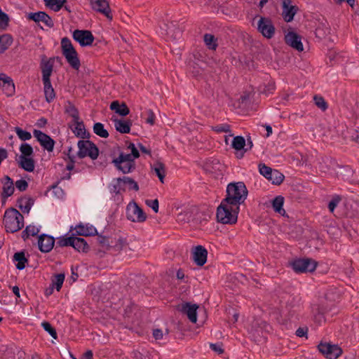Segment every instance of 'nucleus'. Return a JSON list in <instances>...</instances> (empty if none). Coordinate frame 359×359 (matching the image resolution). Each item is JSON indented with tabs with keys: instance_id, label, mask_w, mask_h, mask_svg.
I'll list each match as a JSON object with an SVG mask.
<instances>
[{
	"instance_id": "obj_1",
	"label": "nucleus",
	"mask_w": 359,
	"mask_h": 359,
	"mask_svg": "<svg viewBox=\"0 0 359 359\" xmlns=\"http://www.w3.org/2000/svg\"><path fill=\"white\" fill-rule=\"evenodd\" d=\"M248 191L243 182H231L227 185L226 195L223 199L230 205L239 206L247 198Z\"/></svg>"
},
{
	"instance_id": "obj_2",
	"label": "nucleus",
	"mask_w": 359,
	"mask_h": 359,
	"mask_svg": "<svg viewBox=\"0 0 359 359\" xmlns=\"http://www.w3.org/2000/svg\"><path fill=\"white\" fill-rule=\"evenodd\" d=\"M3 224L6 232L15 233L23 228L24 217L15 208H9L4 212Z\"/></svg>"
},
{
	"instance_id": "obj_3",
	"label": "nucleus",
	"mask_w": 359,
	"mask_h": 359,
	"mask_svg": "<svg viewBox=\"0 0 359 359\" xmlns=\"http://www.w3.org/2000/svg\"><path fill=\"white\" fill-rule=\"evenodd\" d=\"M238 212L239 206L230 205L222 200L217 209V220L222 224H234L237 222Z\"/></svg>"
},
{
	"instance_id": "obj_4",
	"label": "nucleus",
	"mask_w": 359,
	"mask_h": 359,
	"mask_svg": "<svg viewBox=\"0 0 359 359\" xmlns=\"http://www.w3.org/2000/svg\"><path fill=\"white\" fill-rule=\"evenodd\" d=\"M77 146L79 151L77 156L79 158H83L86 156L90 157L92 160H95L99 156V149L97 145L89 140V139H83L78 142Z\"/></svg>"
},
{
	"instance_id": "obj_5",
	"label": "nucleus",
	"mask_w": 359,
	"mask_h": 359,
	"mask_svg": "<svg viewBox=\"0 0 359 359\" xmlns=\"http://www.w3.org/2000/svg\"><path fill=\"white\" fill-rule=\"evenodd\" d=\"M126 217L133 222H143L147 219V215L135 201H132L126 207Z\"/></svg>"
},
{
	"instance_id": "obj_6",
	"label": "nucleus",
	"mask_w": 359,
	"mask_h": 359,
	"mask_svg": "<svg viewBox=\"0 0 359 359\" xmlns=\"http://www.w3.org/2000/svg\"><path fill=\"white\" fill-rule=\"evenodd\" d=\"M72 38L81 47L91 46L95 40L92 32L86 29H75L72 33Z\"/></svg>"
},
{
	"instance_id": "obj_7",
	"label": "nucleus",
	"mask_w": 359,
	"mask_h": 359,
	"mask_svg": "<svg viewBox=\"0 0 359 359\" xmlns=\"http://www.w3.org/2000/svg\"><path fill=\"white\" fill-rule=\"evenodd\" d=\"M318 262L309 257L297 258L288 262L287 266H291L292 269H316Z\"/></svg>"
},
{
	"instance_id": "obj_8",
	"label": "nucleus",
	"mask_w": 359,
	"mask_h": 359,
	"mask_svg": "<svg viewBox=\"0 0 359 359\" xmlns=\"http://www.w3.org/2000/svg\"><path fill=\"white\" fill-rule=\"evenodd\" d=\"M257 30L266 39H271L275 34L276 28L269 18L261 17L257 22Z\"/></svg>"
},
{
	"instance_id": "obj_9",
	"label": "nucleus",
	"mask_w": 359,
	"mask_h": 359,
	"mask_svg": "<svg viewBox=\"0 0 359 359\" xmlns=\"http://www.w3.org/2000/svg\"><path fill=\"white\" fill-rule=\"evenodd\" d=\"M318 348L328 359H337L342 353L339 346L329 343H320Z\"/></svg>"
},
{
	"instance_id": "obj_10",
	"label": "nucleus",
	"mask_w": 359,
	"mask_h": 359,
	"mask_svg": "<svg viewBox=\"0 0 359 359\" xmlns=\"http://www.w3.org/2000/svg\"><path fill=\"white\" fill-rule=\"evenodd\" d=\"M34 136L36 138L40 145L48 152H51L54 149L55 141L48 135L39 130H34Z\"/></svg>"
},
{
	"instance_id": "obj_11",
	"label": "nucleus",
	"mask_w": 359,
	"mask_h": 359,
	"mask_svg": "<svg viewBox=\"0 0 359 359\" xmlns=\"http://www.w3.org/2000/svg\"><path fill=\"white\" fill-rule=\"evenodd\" d=\"M137 158L132 155V154H124L121 152L118 156L112 160V163L117 170H122L121 163L128 162V169L126 171H133L135 169V159Z\"/></svg>"
},
{
	"instance_id": "obj_12",
	"label": "nucleus",
	"mask_w": 359,
	"mask_h": 359,
	"mask_svg": "<svg viewBox=\"0 0 359 359\" xmlns=\"http://www.w3.org/2000/svg\"><path fill=\"white\" fill-rule=\"evenodd\" d=\"M90 4L93 10L103 14L107 19L112 20L111 10L107 0H90Z\"/></svg>"
},
{
	"instance_id": "obj_13",
	"label": "nucleus",
	"mask_w": 359,
	"mask_h": 359,
	"mask_svg": "<svg viewBox=\"0 0 359 359\" xmlns=\"http://www.w3.org/2000/svg\"><path fill=\"white\" fill-rule=\"evenodd\" d=\"M46 57L43 55L40 67L42 73V81L50 80L53 69L54 60L56 59L59 62L61 60L60 57H50L48 60H46Z\"/></svg>"
},
{
	"instance_id": "obj_14",
	"label": "nucleus",
	"mask_w": 359,
	"mask_h": 359,
	"mask_svg": "<svg viewBox=\"0 0 359 359\" xmlns=\"http://www.w3.org/2000/svg\"><path fill=\"white\" fill-rule=\"evenodd\" d=\"M285 42L297 51L301 52L304 50L302 37L294 32H289L285 35Z\"/></svg>"
},
{
	"instance_id": "obj_15",
	"label": "nucleus",
	"mask_w": 359,
	"mask_h": 359,
	"mask_svg": "<svg viewBox=\"0 0 359 359\" xmlns=\"http://www.w3.org/2000/svg\"><path fill=\"white\" fill-rule=\"evenodd\" d=\"M192 256L196 264L203 266L207 262L208 250L202 245H197L193 248Z\"/></svg>"
},
{
	"instance_id": "obj_16",
	"label": "nucleus",
	"mask_w": 359,
	"mask_h": 359,
	"mask_svg": "<svg viewBox=\"0 0 359 359\" xmlns=\"http://www.w3.org/2000/svg\"><path fill=\"white\" fill-rule=\"evenodd\" d=\"M27 19L33 20L35 22H42L47 27L52 28L54 27V22L52 18L44 11H38L36 13H29L27 15Z\"/></svg>"
},
{
	"instance_id": "obj_17",
	"label": "nucleus",
	"mask_w": 359,
	"mask_h": 359,
	"mask_svg": "<svg viewBox=\"0 0 359 359\" xmlns=\"http://www.w3.org/2000/svg\"><path fill=\"white\" fill-rule=\"evenodd\" d=\"M0 88L7 96H12L15 93L13 79L4 73L0 74Z\"/></svg>"
},
{
	"instance_id": "obj_18",
	"label": "nucleus",
	"mask_w": 359,
	"mask_h": 359,
	"mask_svg": "<svg viewBox=\"0 0 359 359\" xmlns=\"http://www.w3.org/2000/svg\"><path fill=\"white\" fill-rule=\"evenodd\" d=\"M1 183L3 184V188L1 195L2 203H4L6 199L13 195L15 188L13 180L8 175H5L4 178L1 179Z\"/></svg>"
},
{
	"instance_id": "obj_19",
	"label": "nucleus",
	"mask_w": 359,
	"mask_h": 359,
	"mask_svg": "<svg viewBox=\"0 0 359 359\" xmlns=\"http://www.w3.org/2000/svg\"><path fill=\"white\" fill-rule=\"evenodd\" d=\"M55 243V239L53 236L42 234L38 236V246L39 249L42 252H50Z\"/></svg>"
},
{
	"instance_id": "obj_20",
	"label": "nucleus",
	"mask_w": 359,
	"mask_h": 359,
	"mask_svg": "<svg viewBox=\"0 0 359 359\" xmlns=\"http://www.w3.org/2000/svg\"><path fill=\"white\" fill-rule=\"evenodd\" d=\"M291 0H283V18L287 22L292 21L294 15L298 11L297 6H292Z\"/></svg>"
},
{
	"instance_id": "obj_21",
	"label": "nucleus",
	"mask_w": 359,
	"mask_h": 359,
	"mask_svg": "<svg viewBox=\"0 0 359 359\" xmlns=\"http://www.w3.org/2000/svg\"><path fill=\"white\" fill-rule=\"evenodd\" d=\"M245 146V140L243 136H236L233 137L231 147L233 148L236 152V156L238 158H241L244 156V149Z\"/></svg>"
},
{
	"instance_id": "obj_22",
	"label": "nucleus",
	"mask_w": 359,
	"mask_h": 359,
	"mask_svg": "<svg viewBox=\"0 0 359 359\" xmlns=\"http://www.w3.org/2000/svg\"><path fill=\"white\" fill-rule=\"evenodd\" d=\"M61 49L62 53L65 57H67V56H79L78 53L72 45L70 39L67 37L62 39Z\"/></svg>"
},
{
	"instance_id": "obj_23",
	"label": "nucleus",
	"mask_w": 359,
	"mask_h": 359,
	"mask_svg": "<svg viewBox=\"0 0 359 359\" xmlns=\"http://www.w3.org/2000/svg\"><path fill=\"white\" fill-rule=\"evenodd\" d=\"M114 123L116 130L120 133L126 134L130 132V128L133 122L130 119H118L117 118L112 119Z\"/></svg>"
},
{
	"instance_id": "obj_24",
	"label": "nucleus",
	"mask_w": 359,
	"mask_h": 359,
	"mask_svg": "<svg viewBox=\"0 0 359 359\" xmlns=\"http://www.w3.org/2000/svg\"><path fill=\"white\" fill-rule=\"evenodd\" d=\"M73 123L75 125V127L74 128H71L76 137L81 139H89L90 137V134L86 131L83 121L79 119L77 121L73 122Z\"/></svg>"
},
{
	"instance_id": "obj_25",
	"label": "nucleus",
	"mask_w": 359,
	"mask_h": 359,
	"mask_svg": "<svg viewBox=\"0 0 359 359\" xmlns=\"http://www.w3.org/2000/svg\"><path fill=\"white\" fill-rule=\"evenodd\" d=\"M198 306L196 304H191L185 303L182 305L181 311L187 314L189 320L192 323H196L197 320V311Z\"/></svg>"
},
{
	"instance_id": "obj_26",
	"label": "nucleus",
	"mask_w": 359,
	"mask_h": 359,
	"mask_svg": "<svg viewBox=\"0 0 359 359\" xmlns=\"http://www.w3.org/2000/svg\"><path fill=\"white\" fill-rule=\"evenodd\" d=\"M110 109L114 111L119 116H126L130 114V109L125 102H120L118 100L113 101L110 104Z\"/></svg>"
},
{
	"instance_id": "obj_27",
	"label": "nucleus",
	"mask_w": 359,
	"mask_h": 359,
	"mask_svg": "<svg viewBox=\"0 0 359 359\" xmlns=\"http://www.w3.org/2000/svg\"><path fill=\"white\" fill-rule=\"evenodd\" d=\"M13 260L14 262H16V268L18 270L24 269L26 267V264L28 263V259L24 251L15 252L13 255Z\"/></svg>"
},
{
	"instance_id": "obj_28",
	"label": "nucleus",
	"mask_w": 359,
	"mask_h": 359,
	"mask_svg": "<svg viewBox=\"0 0 359 359\" xmlns=\"http://www.w3.org/2000/svg\"><path fill=\"white\" fill-rule=\"evenodd\" d=\"M46 101L50 103L55 97V93L52 86L50 80L43 81Z\"/></svg>"
},
{
	"instance_id": "obj_29",
	"label": "nucleus",
	"mask_w": 359,
	"mask_h": 359,
	"mask_svg": "<svg viewBox=\"0 0 359 359\" xmlns=\"http://www.w3.org/2000/svg\"><path fill=\"white\" fill-rule=\"evenodd\" d=\"M18 166L27 172H33L35 168V161L32 157L19 158Z\"/></svg>"
},
{
	"instance_id": "obj_30",
	"label": "nucleus",
	"mask_w": 359,
	"mask_h": 359,
	"mask_svg": "<svg viewBox=\"0 0 359 359\" xmlns=\"http://www.w3.org/2000/svg\"><path fill=\"white\" fill-rule=\"evenodd\" d=\"M151 168L158 177L160 182L163 183L165 176V168L164 163L161 161H156L154 164L151 165Z\"/></svg>"
},
{
	"instance_id": "obj_31",
	"label": "nucleus",
	"mask_w": 359,
	"mask_h": 359,
	"mask_svg": "<svg viewBox=\"0 0 359 359\" xmlns=\"http://www.w3.org/2000/svg\"><path fill=\"white\" fill-rule=\"evenodd\" d=\"M65 113L72 118V122L80 119L79 111L75 105L70 101H67L65 107Z\"/></svg>"
},
{
	"instance_id": "obj_32",
	"label": "nucleus",
	"mask_w": 359,
	"mask_h": 359,
	"mask_svg": "<svg viewBox=\"0 0 359 359\" xmlns=\"http://www.w3.org/2000/svg\"><path fill=\"white\" fill-rule=\"evenodd\" d=\"M272 207L273 210L284 216L285 214V210L283 208L284 204V197L282 196H276L271 201Z\"/></svg>"
},
{
	"instance_id": "obj_33",
	"label": "nucleus",
	"mask_w": 359,
	"mask_h": 359,
	"mask_svg": "<svg viewBox=\"0 0 359 359\" xmlns=\"http://www.w3.org/2000/svg\"><path fill=\"white\" fill-rule=\"evenodd\" d=\"M13 41V36L10 34H4L0 36V54L8 50Z\"/></svg>"
},
{
	"instance_id": "obj_34",
	"label": "nucleus",
	"mask_w": 359,
	"mask_h": 359,
	"mask_svg": "<svg viewBox=\"0 0 359 359\" xmlns=\"http://www.w3.org/2000/svg\"><path fill=\"white\" fill-rule=\"evenodd\" d=\"M74 240V243L72 247L75 250L83 252H87L89 250V246L84 238L75 236Z\"/></svg>"
},
{
	"instance_id": "obj_35",
	"label": "nucleus",
	"mask_w": 359,
	"mask_h": 359,
	"mask_svg": "<svg viewBox=\"0 0 359 359\" xmlns=\"http://www.w3.org/2000/svg\"><path fill=\"white\" fill-rule=\"evenodd\" d=\"M67 0H43L45 6L55 12L59 11L63 8Z\"/></svg>"
},
{
	"instance_id": "obj_36",
	"label": "nucleus",
	"mask_w": 359,
	"mask_h": 359,
	"mask_svg": "<svg viewBox=\"0 0 359 359\" xmlns=\"http://www.w3.org/2000/svg\"><path fill=\"white\" fill-rule=\"evenodd\" d=\"M167 34L170 35L174 39L180 38L182 34V30L179 27H176V22H172L170 25H168Z\"/></svg>"
},
{
	"instance_id": "obj_37",
	"label": "nucleus",
	"mask_w": 359,
	"mask_h": 359,
	"mask_svg": "<svg viewBox=\"0 0 359 359\" xmlns=\"http://www.w3.org/2000/svg\"><path fill=\"white\" fill-rule=\"evenodd\" d=\"M204 42L210 50H216L218 46L217 39L213 34H205L203 36Z\"/></svg>"
},
{
	"instance_id": "obj_38",
	"label": "nucleus",
	"mask_w": 359,
	"mask_h": 359,
	"mask_svg": "<svg viewBox=\"0 0 359 359\" xmlns=\"http://www.w3.org/2000/svg\"><path fill=\"white\" fill-rule=\"evenodd\" d=\"M116 180L118 182L122 181L123 184H128L130 190L137 191L140 189L138 184L131 177L124 176L123 177H118Z\"/></svg>"
},
{
	"instance_id": "obj_39",
	"label": "nucleus",
	"mask_w": 359,
	"mask_h": 359,
	"mask_svg": "<svg viewBox=\"0 0 359 359\" xmlns=\"http://www.w3.org/2000/svg\"><path fill=\"white\" fill-rule=\"evenodd\" d=\"M284 178L285 176L277 170H273L270 176L267 177V179L271 180L273 184L276 185L280 184Z\"/></svg>"
},
{
	"instance_id": "obj_40",
	"label": "nucleus",
	"mask_w": 359,
	"mask_h": 359,
	"mask_svg": "<svg viewBox=\"0 0 359 359\" xmlns=\"http://www.w3.org/2000/svg\"><path fill=\"white\" fill-rule=\"evenodd\" d=\"M93 132L100 137L107 138L109 137L108 131L104 128V124L97 122L93 125Z\"/></svg>"
},
{
	"instance_id": "obj_41",
	"label": "nucleus",
	"mask_w": 359,
	"mask_h": 359,
	"mask_svg": "<svg viewBox=\"0 0 359 359\" xmlns=\"http://www.w3.org/2000/svg\"><path fill=\"white\" fill-rule=\"evenodd\" d=\"M79 229L76 231L80 236H95L98 235L96 228L93 226L85 228L83 225L78 226Z\"/></svg>"
},
{
	"instance_id": "obj_42",
	"label": "nucleus",
	"mask_w": 359,
	"mask_h": 359,
	"mask_svg": "<svg viewBox=\"0 0 359 359\" xmlns=\"http://www.w3.org/2000/svg\"><path fill=\"white\" fill-rule=\"evenodd\" d=\"M21 155L19 158L32 157L34 154L32 147L27 143H22L20 147Z\"/></svg>"
},
{
	"instance_id": "obj_43",
	"label": "nucleus",
	"mask_w": 359,
	"mask_h": 359,
	"mask_svg": "<svg viewBox=\"0 0 359 359\" xmlns=\"http://www.w3.org/2000/svg\"><path fill=\"white\" fill-rule=\"evenodd\" d=\"M74 236L72 235L70 236L67 237H60L58 238V241L57 242V245L55 249H57L58 247H67V246H72V244L74 243Z\"/></svg>"
},
{
	"instance_id": "obj_44",
	"label": "nucleus",
	"mask_w": 359,
	"mask_h": 359,
	"mask_svg": "<svg viewBox=\"0 0 359 359\" xmlns=\"http://www.w3.org/2000/svg\"><path fill=\"white\" fill-rule=\"evenodd\" d=\"M189 72L192 74L194 77H199L203 74V68L200 67L198 64L194 62H189Z\"/></svg>"
},
{
	"instance_id": "obj_45",
	"label": "nucleus",
	"mask_w": 359,
	"mask_h": 359,
	"mask_svg": "<svg viewBox=\"0 0 359 359\" xmlns=\"http://www.w3.org/2000/svg\"><path fill=\"white\" fill-rule=\"evenodd\" d=\"M65 274L59 273L55 276L53 279L52 280V285L55 287L57 291H60L62 288V284L65 280Z\"/></svg>"
},
{
	"instance_id": "obj_46",
	"label": "nucleus",
	"mask_w": 359,
	"mask_h": 359,
	"mask_svg": "<svg viewBox=\"0 0 359 359\" xmlns=\"http://www.w3.org/2000/svg\"><path fill=\"white\" fill-rule=\"evenodd\" d=\"M10 22V18L8 14L4 12L2 10H0V29L6 30Z\"/></svg>"
},
{
	"instance_id": "obj_47",
	"label": "nucleus",
	"mask_w": 359,
	"mask_h": 359,
	"mask_svg": "<svg viewBox=\"0 0 359 359\" xmlns=\"http://www.w3.org/2000/svg\"><path fill=\"white\" fill-rule=\"evenodd\" d=\"M67 62L75 70H79L81 67V62L79 56H67L65 57Z\"/></svg>"
},
{
	"instance_id": "obj_48",
	"label": "nucleus",
	"mask_w": 359,
	"mask_h": 359,
	"mask_svg": "<svg viewBox=\"0 0 359 359\" xmlns=\"http://www.w3.org/2000/svg\"><path fill=\"white\" fill-rule=\"evenodd\" d=\"M313 100L315 102V104L322 111H325L328 108L327 103L322 96L316 95L313 97Z\"/></svg>"
},
{
	"instance_id": "obj_49",
	"label": "nucleus",
	"mask_w": 359,
	"mask_h": 359,
	"mask_svg": "<svg viewBox=\"0 0 359 359\" xmlns=\"http://www.w3.org/2000/svg\"><path fill=\"white\" fill-rule=\"evenodd\" d=\"M15 131L18 137L22 141L29 140L32 138V135L29 132L25 130L20 127H15Z\"/></svg>"
},
{
	"instance_id": "obj_50",
	"label": "nucleus",
	"mask_w": 359,
	"mask_h": 359,
	"mask_svg": "<svg viewBox=\"0 0 359 359\" xmlns=\"http://www.w3.org/2000/svg\"><path fill=\"white\" fill-rule=\"evenodd\" d=\"M41 326L53 338H57V332L55 329L48 322H43Z\"/></svg>"
},
{
	"instance_id": "obj_51",
	"label": "nucleus",
	"mask_w": 359,
	"mask_h": 359,
	"mask_svg": "<svg viewBox=\"0 0 359 359\" xmlns=\"http://www.w3.org/2000/svg\"><path fill=\"white\" fill-rule=\"evenodd\" d=\"M259 170L260 174L267 179V177H269L271 174L273 169L266 165L264 163H260L259 165Z\"/></svg>"
},
{
	"instance_id": "obj_52",
	"label": "nucleus",
	"mask_w": 359,
	"mask_h": 359,
	"mask_svg": "<svg viewBox=\"0 0 359 359\" xmlns=\"http://www.w3.org/2000/svg\"><path fill=\"white\" fill-rule=\"evenodd\" d=\"M213 130L217 133H230L231 126L229 124H219L212 128Z\"/></svg>"
},
{
	"instance_id": "obj_53",
	"label": "nucleus",
	"mask_w": 359,
	"mask_h": 359,
	"mask_svg": "<svg viewBox=\"0 0 359 359\" xmlns=\"http://www.w3.org/2000/svg\"><path fill=\"white\" fill-rule=\"evenodd\" d=\"M341 201V197L339 196H336L332 198V199L328 203V208L331 212H333L336 207L338 205L339 203Z\"/></svg>"
},
{
	"instance_id": "obj_54",
	"label": "nucleus",
	"mask_w": 359,
	"mask_h": 359,
	"mask_svg": "<svg viewBox=\"0 0 359 359\" xmlns=\"http://www.w3.org/2000/svg\"><path fill=\"white\" fill-rule=\"evenodd\" d=\"M145 203L147 205L151 208L154 212L157 213L158 212L159 203L158 199L147 200Z\"/></svg>"
},
{
	"instance_id": "obj_55",
	"label": "nucleus",
	"mask_w": 359,
	"mask_h": 359,
	"mask_svg": "<svg viewBox=\"0 0 359 359\" xmlns=\"http://www.w3.org/2000/svg\"><path fill=\"white\" fill-rule=\"evenodd\" d=\"M15 187L20 191H24L28 188V182L25 180L21 179L16 181Z\"/></svg>"
},
{
	"instance_id": "obj_56",
	"label": "nucleus",
	"mask_w": 359,
	"mask_h": 359,
	"mask_svg": "<svg viewBox=\"0 0 359 359\" xmlns=\"http://www.w3.org/2000/svg\"><path fill=\"white\" fill-rule=\"evenodd\" d=\"M97 243L102 246V247H106L107 248H109L110 247L109 243V237L104 236L102 235H97Z\"/></svg>"
},
{
	"instance_id": "obj_57",
	"label": "nucleus",
	"mask_w": 359,
	"mask_h": 359,
	"mask_svg": "<svg viewBox=\"0 0 359 359\" xmlns=\"http://www.w3.org/2000/svg\"><path fill=\"white\" fill-rule=\"evenodd\" d=\"M34 198L29 197L26 200L25 205H23L22 212L24 213H28L30 211L32 206L34 205Z\"/></svg>"
},
{
	"instance_id": "obj_58",
	"label": "nucleus",
	"mask_w": 359,
	"mask_h": 359,
	"mask_svg": "<svg viewBox=\"0 0 359 359\" xmlns=\"http://www.w3.org/2000/svg\"><path fill=\"white\" fill-rule=\"evenodd\" d=\"M121 184H123L122 181L118 182L116 181V183L113 184V189L111 191L115 193L116 195L121 194V191H125L126 188L125 187H121Z\"/></svg>"
},
{
	"instance_id": "obj_59",
	"label": "nucleus",
	"mask_w": 359,
	"mask_h": 359,
	"mask_svg": "<svg viewBox=\"0 0 359 359\" xmlns=\"http://www.w3.org/2000/svg\"><path fill=\"white\" fill-rule=\"evenodd\" d=\"M69 163L66 165V170L72 171L74 169L75 157L72 155L68 154Z\"/></svg>"
},
{
	"instance_id": "obj_60",
	"label": "nucleus",
	"mask_w": 359,
	"mask_h": 359,
	"mask_svg": "<svg viewBox=\"0 0 359 359\" xmlns=\"http://www.w3.org/2000/svg\"><path fill=\"white\" fill-rule=\"evenodd\" d=\"M128 148L129 149H130L131 151V153L133 156H135L136 158H139L140 157V152L139 151L137 150V149L136 148L135 144L130 142L128 147Z\"/></svg>"
},
{
	"instance_id": "obj_61",
	"label": "nucleus",
	"mask_w": 359,
	"mask_h": 359,
	"mask_svg": "<svg viewBox=\"0 0 359 359\" xmlns=\"http://www.w3.org/2000/svg\"><path fill=\"white\" fill-rule=\"evenodd\" d=\"M153 337L156 340H161L163 339V333L161 329H154L153 330Z\"/></svg>"
},
{
	"instance_id": "obj_62",
	"label": "nucleus",
	"mask_w": 359,
	"mask_h": 359,
	"mask_svg": "<svg viewBox=\"0 0 359 359\" xmlns=\"http://www.w3.org/2000/svg\"><path fill=\"white\" fill-rule=\"evenodd\" d=\"M155 121V115L152 110L149 109L148 111V117L147 118V123H149L150 125H154Z\"/></svg>"
},
{
	"instance_id": "obj_63",
	"label": "nucleus",
	"mask_w": 359,
	"mask_h": 359,
	"mask_svg": "<svg viewBox=\"0 0 359 359\" xmlns=\"http://www.w3.org/2000/svg\"><path fill=\"white\" fill-rule=\"evenodd\" d=\"M210 347L211 348L212 350L218 353H223V349L222 348V346L219 344H210Z\"/></svg>"
},
{
	"instance_id": "obj_64",
	"label": "nucleus",
	"mask_w": 359,
	"mask_h": 359,
	"mask_svg": "<svg viewBox=\"0 0 359 359\" xmlns=\"http://www.w3.org/2000/svg\"><path fill=\"white\" fill-rule=\"evenodd\" d=\"M315 34L317 37L323 38L326 35V32L323 29L318 27L316 28Z\"/></svg>"
}]
</instances>
